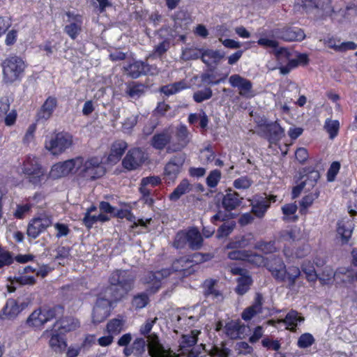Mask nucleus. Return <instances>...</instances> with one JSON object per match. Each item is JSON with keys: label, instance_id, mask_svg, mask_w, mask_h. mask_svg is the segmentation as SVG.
I'll return each instance as SVG.
<instances>
[{"label": "nucleus", "instance_id": "1", "mask_svg": "<svg viewBox=\"0 0 357 357\" xmlns=\"http://www.w3.org/2000/svg\"><path fill=\"white\" fill-rule=\"evenodd\" d=\"M135 280V277L131 272L116 270L109 277V285L102 289L104 295L117 302L133 289Z\"/></svg>", "mask_w": 357, "mask_h": 357}, {"label": "nucleus", "instance_id": "2", "mask_svg": "<svg viewBox=\"0 0 357 357\" xmlns=\"http://www.w3.org/2000/svg\"><path fill=\"white\" fill-rule=\"evenodd\" d=\"M158 318L148 319L139 329L140 333L147 339V348L151 357H178L171 353L170 349H166L161 344L158 335L150 333Z\"/></svg>", "mask_w": 357, "mask_h": 357}, {"label": "nucleus", "instance_id": "3", "mask_svg": "<svg viewBox=\"0 0 357 357\" xmlns=\"http://www.w3.org/2000/svg\"><path fill=\"white\" fill-rule=\"evenodd\" d=\"M77 159H79L81 163L77 166V174L79 176L87 180H94L105 174V167L99 158L91 157L84 159L82 157H77Z\"/></svg>", "mask_w": 357, "mask_h": 357}, {"label": "nucleus", "instance_id": "4", "mask_svg": "<svg viewBox=\"0 0 357 357\" xmlns=\"http://www.w3.org/2000/svg\"><path fill=\"white\" fill-rule=\"evenodd\" d=\"M1 67L3 81L6 84H10L20 78L25 68V64L20 57L12 56L2 62Z\"/></svg>", "mask_w": 357, "mask_h": 357}, {"label": "nucleus", "instance_id": "5", "mask_svg": "<svg viewBox=\"0 0 357 357\" xmlns=\"http://www.w3.org/2000/svg\"><path fill=\"white\" fill-rule=\"evenodd\" d=\"M73 144V136L68 132H60L47 137L45 148L54 155H59Z\"/></svg>", "mask_w": 357, "mask_h": 357}, {"label": "nucleus", "instance_id": "6", "mask_svg": "<svg viewBox=\"0 0 357 357\" xmlns=\"http://www.w3.org/2000/svg\"><path fill=\"white\" fill-rule=\"evenodd\" d=\"M22 170L29 182L34 185H40L45 180V170L40 164L38 158L34 155H28L26 158Z\"/></svg>", "mask_w": 357, "mask_h": 357}, {"label": "nucleus", "instance_id": "7", "mask_svg": "<svg viewBox=\"0 0 357 357\" xmlns=\"http://www.w3.org/2000/svg\"><path fill=\"white\" fill-rule=\"evenodd\" d=\"M113 302L115 301L112 298L105 296L104 290H102L93 310L92 321L94 324L101 323L107 319L110 314Z\"/></svg>", "mask_w": 357, "mask_h": 357}, {"label": "nucleus", "instance_id": "8", "mask_svg": "<svg viewBox=\"0 0 357 357\" xmlns=\"http://www.w3.org/2000/svg\"><path fill=\"white\" fill-rule=\"evenodd\" d=\"M201 333L199 330H192L189 333L184 334L179 340L180 354H176L171 350V353L178 357H196V354L192 351L193 347L198 340V336Z\"/></svg>", "mask_w": 357, "mask_h": 357}, {"label": "nucleus", "instance_id": "9", "mask_svg": "<svg viewBox=\"0 0 357 357\" xmlns=\"http://www.w3.org/2000/svg\"><path fill=\"white\" fill-rule=\"evenodd\" d=\"M174 272L172 268H164L157 272H149L142 278V282L147 285L146 291L150 294H154L161 287V280Z\"/></svg>", "mask_w": 357, "mask_h": 357}, {"label": "nucleus", "instance_id": "10", "mask_svg": "<svg viewBox=\"0 0 357 357\" xmlns=\"http://www.w3.org/2000/svg\"><path fill=\"white\" fill-rule=\"evenodd\" d=\"M52 224L50 215L40 214L31 220L27 226L26 234L31 238H36L41 233L45 231Z\"/></svg>", "mask_w": 357, "mask_h": 357}, {"label": "nucleus", "instance_id": "11", "mask_svg": "<svg viewBox=\"0 0 357 357\" xmlns=\"http://www.w3.org/2000/svg\"><path fill=\"white\" fill-rule=\"evenodd\" d=\"M57 310H59V307L37 309L29 316L26 319V324L34 328L41 327L45 323L56 317Z\"/></svg>", "mask_w": 357, "mask_h": 357}, {"label": "nucleus", "instance_id": "12", "mask_svg": "<svg viewBox=\"0 0 357 357\" xmlns=\"http://www.w3.org/2000/svg\"><path fill=\"white\" fill-rule=\"evenodd\" d=\"M228 82L233 88L238 90V93L241 96L247 99H250L255 96L256 93L250 80L238 74H234L229 77Z\"/></svg>", "mask_w": 357, "mask_h": 357}, {"label": "nucleus", "instance_id": "13", "mask_svg": "<svg viewBox=\"0 0 357 357\" xmlns=\"http://www.w3.org/2000/svg\"><path fill=\"white\" fill-rule=\"evenodd\" d=\"M273 36L287 42L302 41L305 38L304 31L296 26H287L272 30Z\"/></svg>", "mask_w": 357, "mask_h": 357}, {"label": "nucleus", "instance_id": "14", "mask_svg": "<svg viewBox=\"0 0 357 357\" xmlns=\"http://www.w3.org/2000/svg\"><path fill=\"white\" fill-rule=\"evenodd\" d=\"M81 164L77 157L63 162H59L52 166L50 171V176L54 178H58L68 175L69 174H77V166Z\"/></svg>", "mask_w": 357, "mask_h": 357}, {"label": "nucleus", "instance_id": "15", "mask_svg": "<svg viewBox=\"0 0 357 357\" xmlns=\"http://www.w3.org/2000/svg\"><path fill=\"white\" fill-rule=\"evenodd\" d=\"M266 268L272 276L278 281H284L286 278V266L279 256H271L266 258Z\"/></svg>", "mask_w": 357, "mask_h": 357}, {"label": "nucleus", "instance_id": "16", "mask_svg": "<svg viewBox=\"0 0 357 357\" xmlns=\"http://www.w3.org/2000/svg\"><path fill=\"white\" fill-rule=\"evenodd\" d=\"M190 141V134L185 126L176 128L174 138L168 146V151L171 152L179 151L183 149Z\"/></svg>", "mask_w": 357, "mask_h": 357}, {"label": "nucleus", "instance_id": "17", "mask_svg": "<svg viewBox=\"0 0 357 357\" xmlns=\"http://www.w3.org/2000/svg\"><path fill=\"white\" fill-rule=\"evenodd\" d=\"M146 159L145 153L139 148H135L128 152L122 163L126 169L133 170L141 166Z\"/></svg>", "mask_w": 357, "mask_h": 357}, {"label": "nucleus", "instance_id": "18", "mask_svg": "<svg viewBox=\"0 0 357 357\" xmlns=\"http://www.w3.org/2000/svg\"><path fill=\"white\" fill-rule=\"evenodd\" d=\"M185 157L183 155H177L172 157L165 167V174L167 179L174 181L180 173L185 162Z\"/></svg>", "mask_w": 357, "mask_h": 357}, {"label": "nucleus", "instance_id": "19", "mask_svg": "<svg viewBox=\"0 0 357 357\" xmlns=\"http://www.w3.org/2000/svg\"><path fill=\"white\" fill-rule=\"evenodd\" d=\"M213 257L210 254L196 253L192 256V259L186 257H181L174 261L172 264V270L174 272H178L185 270L188 267L191 266L192 262L199 263L208 261Z\"/></svg>", "mask_w": 357, "mask_h": 357}, {"label": "nucleus", "instance_id": "20", "mask_svg": "<svg viewBox=\"0 0 357 357\" xmlns=\"http://www.w3.org/2000/svg\"><path fill=\"white\" fill-rule=\"evenodd\" d=\"M303 6L305 8L314 9L319 17L326 16L332 12L331 0H303Z\"/></svg>", "mask_w": 357, "mask_h": 357}, {"label": "nucleus", "instance_id": "21", "mask_svg": "<svg viewBox=\"0 0 357 357\" xmlns=\"http://www.w3.org/2000/svg\"><path fill=\"white\" fill-rule=\"evenodd\" d=\"M304 321V317L299 315L298 312L295 310H291L287 313L285 318L278 320H268L267 324L271 326H275L276 324L283 323L287 325L286 328L291 331H295L298 322Z\"/></svg>", "mask_w": 357, "mask_h": 357}, {"label": "nucleus", "instance_id": "22", "mask_svg": "<svg viewBox=\"0 0 357 357\" xmlns=\"http://www.w3.org/2000/svg\"><path fill=\"white\" fill-rule=\"evenodd\" d=\"M56 107L57 99L55 97L49 96L37 113V121L44 122L50 119Z\"/></svg>", "mask_w": 357, "mask_h": 357}, {"label": "nucleus", "instance_id": "23", "mask_svg": "<svg viewBox=\"0 0 357 357\" xmlns=\"http://www.w3.org/2000/svg\"><path fill=\"white\" fill-rule=\"evenodd\" d=\"M354 223L348 218H344L337 222V233L342 243H348L354 230Z\"/></svg>", "mask_w": 357, "mask_h": 357}, {"label": "nucleus", "instance_id": "24", "mask_svg": "<svg viewBox=\"0 0 357 357\" xmlns=\"http://www.w3.org/2000/svg\"><path fill=\"white\" fill-rule=\"evenodd\" d=\"M173 129L168 128L160 133L155 134L151 139V145L158 150H162L168 144H171Z\"/></svg>", "mask_w": 357, "mask_h": 357}, {"label": "nucleus", "instance_id": "25", "mask_svg": "<svg viewBox=\"0 0 357 357\" xmlns=\"http://www.w3.org/2000/svg\"><path fill=\"white\" fill-rule=\"evenodd\" d=\"M243 197H240L238 193L229 189L227 190L224 195L222 204L227 211H231L236 209L241 204Z\"/></svg>", "mask_w": 357, "mask_h": 357}, {"label": "nucleus", "instance_id": "26", "mask_svg": "<svg viewBox=\"0 0 357 357\" xmlns=\"http://www.w3.org/2000/svg\"><path fill=\"white\" fill-rule=\"evenodd\" d=\"M245 327L238 321L231 320L225 326V334L231 339L241 338L244 335Z\"/></svg>", "mask_w": 357, "mask_h": 357}, {"label": "nucleus", "instance_id": "27", "mask_svg": "<svg viewBox=\"0 0 357 357\" xmlns=\"http://www.w3.org/2000/svg\"><path fill=\"white\" fill-rule=\"evenodd\" d=\"M340 274H344L347 275V277H349L350 273L345 269H342V271L340 270L334 272L333 268L329 266H326L324 268L321 273L319 276V280L321 283L323 284H331L333 279L338 278Z\"/></svg>", "mask_w": 357, "mask_h": 357}, {"label": "nucleus", "instance_id": "28", "mask_svg": "<svg viewBox=\"0 0 357 357\" xmlns=\"http://www.w3.org/2000/svg\"><path fill=\"white\" fill-rule=\"evenodd\" d=\"M128 144L125 141L117 140L111 146L110 153L108 155V160L110 162L116 163L123 155Z\"/></svg>", "mask_w": 357, "mask_h": 357}, {"label": "nucleus", "instance_id": "29", "mask_svg": "<svg viewBox=\"0 0 357 357\" xmlns=\"http://www.w3.org/2000/svg\"><path fill=\"white\" fill-rule=\"evenodd\" d=\"M146 86L137 82H132L126 84V94L131 99L137 100L142 97L146 92Z\"/></svg>", "mask_w": 357, "mask_h": 357}, {"label": "nucleus", "instance_id": "30", "mask_svg": "<svg viewBox=\"0 0 357 357\" xmlns=\"http://www.w3.org/2000/svg\"><path fill=\"white\" fill-rule=\"evenodd\" d=\"M49 346L54 352L61 354L66 349L67 342L63 335L55 331L51 335Z\"/></svg>", "mask_w": 357, "mask_h": 357}, {"label": "nucleus", "instance_id": "31", "mask_svg": "<svg viewBox=\"0 0 357 357\" xmlns=\"http://www.w3.org/2000/svg\"><path fill=\"white\" fill-rule=\"evenodd\" d=\"M188 244L190 249L197 250L202 246L203 238L199 231L196 228H191L186 231Z\"/></svg>", "mask_w": 357, "mask_h": 357}, {"label": "nucleus", "instance_id": "32", "mask_svg": "<svg viewBox=\"0 0 357 357\" xmlns=\"http://www.w3.org/2000/svg\"><path fill=\"white\" fill-rule=\"evenodd\" d=\"M218 280L213 279H206L203 283L204 293L206 296H211L218 300L222 298V294L217 288Z\"/></svg>", "mask_w": 357, "mask_h": 357}, {"label": "nucleus", "instance_id": "33", "mask_svg": "<svg viewBox=\"0 0 357 357\" xmlns=\"http://www.w3.org/2000/svg\"><path fill=\"white\" fill-rule=\"evenodd\" d=\"M56 324L59 325V330L63 331L65 333L75 331L79 328L80 326L79 321L77 319L73 317H63L60 320L57 321L55 325Z\"/></svg>", "mask_w": 357, "mask_h": 357}, {"label": "nucleus", "instance_id": "34", "mask_svg": "<svg viewBox=\"0 0 357 357\" xmlns=\"http://www.w3.org/2000/svg\"><path fill=\"white\" fill-rule=\"evenodd\" d=\"M192 190V185L190 183L188 179H183L174 191L169 195V198L171 201L176 202L180 197L190 192Z\"/></svg>", "mask_w": 357, "mask_h": 357}, {"label": "nucleus", "instance_id": "35", "mask_svg": "<svg viewBox=\"0 0 357 357\" xmlns=\"http://www.w3.org/2000/svg\"><path fill=\"white\" fill-rule=\"evenodd\" d=\"M144 68H146L145 63L138 61L124 66L123 69L128 76L136 79L146 72Z\"/></svg>", "mask_w": 357, "mask_h": 357}, {"label": "nucleus", "instance_id": "36", "mask_svg": "<svg viewBox=\"0 0 357 357\" xmlns=\"http://www.w3.org/2000/svg\"><path fill=\"white\" fill-rule=\"evenodd\" d=\"M266 128L268 132V140L271 143H275L284 136V129L277 121L267 124Z\"/></svg>", "mask_w": 357, "mask_h": 357}, {"label": "nucleus", "instance_id": "37", "mask_svg": "<svg viewBox=\"0 0 357 357\" xmlns=\"http://www.w3.org/2000/svg\"><path fill=\"white\" fill-rule=\"evenodd\" d=\"M254 235L251 233L247 234L235 241L229 242L227 246V249H238L244 248L251 245L254 242Z\"/></svg>", "mask_w": 357, "mask_h": 357}, {"label": "nucleus", "instance_id": "38", "mask_svg": "<svg viewBox=\"0 0 357 357\" xmlns=\"http://www.w3.org/2000/svg\"><path fill=\"white\" fill-rule=\"evenodd\" d=\"M188 84L185 81L182 80L162 86L160 88V92L167 96H169L180 92L183 89H188Z\"/></svg>", "mask_w": 357, "mask_h": 357}, {"label": "nucleus", "instance_id": "39", "mask_svg": "<svg viewBox=\"0 0 357 357\" xmlns=\"http://www.w3.org/2000/svg\"><path fill=\"white\" fill-rule=\"evenodd\" d=\"M223 56L218 50H206L202 54V60L207 66L218 63Z\"/></svg>", "mask_w": 357, "mask_h": 357}, {"label": "nucleus", "instance_id": "40", "mask_svg": "<svg viewBox=\"0 0 357 357\" xmlns=\"http://www.w3.org/2000/svg\"><path fill=\"white\" fill-rule=\"evenodd\" d=\"M19 312L20 307L17 302L13 299L8 300L3 309V316L8 319H13Z\"/></svg>", "mask_w": 357, "mask_h": 357}, {"label": "nucleus", "instance_id": "41", "mask_svg": "<svg viewBox=\"0 0 357 357\" xmlns=\"http://www.w3.org/2000/svg\"><path fill=\"white\" fill-rule=\"evenodd\" d=\"M270 206V200L267 198H263L261 200L258 201L255 204L252 206V212L257 217L262 218L265 215L267 209Z\"/></svg>", "mask_w": 357, "mask_h": 357}, {"label": "nucleus", "instance_id": "42", "mask_svg": "<svg viewBox=\"0 0 357 357\" xmlns=\"http://www.w3.org/2000/svg\"><path fill=\"white\" fill-rule=\"evenodd\" d=\"M201 346H203L204 349L211 357H229V356L230 350L225 347L223 342L221 343L220 347L215 345L212 346L210 349H206L203 344H201Z\"/></svg>", "mask_w": 357, "mask_h": 357}, {"label": "nucleus", "instance_id": "43", "mask_svg": "<svg viewBox=\"0 0 357 357\" xmlns=\"http://www.w3.org/2000/svg\"><path fill=\"white\" fill-rule=\"evenodd\" d=\"M124 321L121 319H112L107 324V331L113 336L119 335L123 329Z\"/></svg>", "mask_w": 357, "mask_h": 357}, {"label": "nucleus", "instance_id": "44", "mask_svg": "<svg viewBox=\"0 0 357 357\" xmlns=\"http://www.w3.org/2000/svg\"><path fill=\"white\" fill-rule=\"evenodd\" d=\"M237 282L238 284L236 287V292L242 296L249 290L252 280L249 275H243L238 278Z\"/></svg>", "mask_w": 357, "mask_h": 357}, {"label": "nucleus", "instance_id": "45", "mask_svg": "<svg viewBox=\"0 0 357 357\" xmlns=\"http://www.w3.org/2000/svg\"><path fill=\"white\" fill-rule=\"evenodd\" d=\"M300 238V229L293 228L289 230H283L280 233V239L283 241L294 242Z\"/></svg>", "mask_w": 357, "mask_h": 357}, {"label": "nucleus", "instance_id": "46", "mask_svg": "<svg viewBox=\"0 0 357 357\" xmlns=\"http://www.w3.org/2000/svg\"><path fill=\"white\" fill-rule=\"evenodd\" d=\"M324 129L328 133L330 139H333L337 135L340 123L337 120L328 119L325 121Z\"/></svg>", "mask_w": 357, "mask_h": 357}, {"label": "nucleus", "instance_id": "47", "mask_svg": "<svg viewBox=\"0 0 357 357\" xmlns=\"http://www.w3.org/2000/svg\"><path fill=\"white\" fill-rule=\"evenodd\" d=\"M315 339L310 333H303L298 339L297 346L300 349H307L314 344Z\"/></svg>", "mask_w": 357, "mask_h": 357}, {"label": "nucleus", "instance_id": "48", "mask_svg": "<svg viewBox=\"0 0 357 357\" xmlns=\"http://www.w3.org/2000/svg\"><path fill=\"white\" fill-rule=\"evenodd\" d=\"M308 252L309 249L307 245H303L297 249L295 253H293L288 248H284L283 250L284 255L287 259L302 258L305 256Z\"/></svg>", "mask_w": 357, "mask_h": 357}, {"label": "nucleus", "instance_id": "49", "mask_svg": "<svg viewBox=\"0 0 357 357\" xmlns=\"http://www.w3.org/2000/svg\"><path fill=\"white\" fill-rule=\"evenodd\" d=\"M82 28V22L77 21L76 22H72L65 26V32L72 38L75 39L79 34Z\"/></svg>", "mask_w": 357, "mask_h": 357}, {"label": "nucleus", "instance_id": "50", "mask_svg": "<svg viewBox=\"0 0 357 357\" xmlns=\"http://www.w3.org/2000/svg\"><path fill=\"white\" fill-rule=\"evenodd\" d=\"M147 347V340H145L142 337L136 338L132 344V349L135 351V356H142Z\"/></svg>", "mask_w": 357, "mask_h": 357}, {"label": "nucleus", "instance_id": "51", "mask_svg": "<svg viewBox=\"0 0 357 357\" xmlns=\"http://www.w3.org/2000/svg\"><path fill=\"white\" fill-rule=\"evenodd\" d=\"M170 47V43L168 40H164L158 45H155L152 54L150 57H158L163 55Z\"/></svg>", "mask_w": 357, "mask_h": 357}, {"label": "nucleus", "instance_id": "52", "mask_svg": "<svg viewBox=\"0 0 357 357\" xmlns=\"http://www.w3.org/2000/svg\"><path fill=\"white\" fill-rule=\"evenodd\" d=\"M213 96L212 90L208 87L204 90L197 91L193 94V99L196 102H202L210 99Z\"/></svg>", "mask_w": 357, "mask_h": 357}, {"label": "nucleus", "instance_id": "53", "mask_svg": "<svg viewBox=\"0 0 357 357\" xmlns=\"http://www.w3.org/2000/svg\"><path fill=\"white\" fill-rule=\"evenodd\" d=\"M255 248L261 251L265 254L272 253L276 251L274 241L264 242L261 241L255 244Z\"/></svg>", "mask_w": 357, "mask_h": 357}, {"label": "nucleus", "instance_id": "54", "mask_svg": "<svg viewBox=\"0 0 357 357\" xmlns=\"http://www.w3.org/2000/svg\"><path fill=\"white\" fill-rule=\"evenodd\" d=\"M302 271L306 275V278L309 281H315L318 278L314 268L310 261L303 264Z\"/></svg>", "mask_w": 357, "mask_h": 357}, {"label": "nucleus", "instance_id": "55", "mask_svg": "<svg viewBox=\"0 0 357 357\" xmlns=\"http://www.w3.org/2000/svg\"><path fill=\"white\" fill-rule=\"evenodd\" d=\"M221 178V172L218 169L211 171L206 178V184L209 188H215Z\"/></svg>", "mask_w": 357, "mask_h": 357}, {"label": "nucleus", "instance_id": "56", "mask_svg": "<svg viewBox=\"0 0 357 357\" xmlns=\"http://www.w3.org/2000/svg\"><path fill=\"white\" fill-rule=\"evenodd\" d=\"M252 181L248 176H241L234 181L233 185L235 188L239 190H245L249 188L252 184Z\"/></svg>", "mask_w": 357, "mask_h": 357}, {"label": "nucleus", "instance_id": "57", "mask_svg": "<svg viewBox=\"0 0 357 357\" xmlns=\"http://www.w3.org/2000/svg\"><path fill=\"white\" fill-rule=\"evenodd\" d=\"M248 258H246V261L248 262L257 266H265L266 267V258H264L263 256L252 253L248 251Z\"/></svg>", "mask_w": 357, "mask_h": 357}, {"label": "nucleus", "instance_id": "58", "mask_svg": "<svg viewBox=\"0 0 357 357\" xmlns=\"http://www.w3.org/2000/svg\"><path fill=\"white\" fill-rule=\"evenodd\" d=\"M300 275L301 271L297 266H289L288 271L286 270V276H287L289 284L291 286H293L295 284L296 279L300 276Z\"/></svg>", "mask_w": 357, "mask_h": 357}, {"label": "nucleus", "instance_id": "59", "mask_svg": "<svg viewBox=\"0 0 357 357\" xmlns=\"http://www.w3.org/2000/svg\"><path fill=\"white\" fill-rule=\"evenodd\" d=\"M149 303V298L146 294H140L135 296L132 301V305L137 309L144 307Z\"/></svg>", "mask_w": 357, "mask_h": 357}, {"label": "nucleus", "instance_id": "60", "mask_svg": "<svg viewBox=\"0 0 357 357\" xmlns=\"http://www.w3.org/2000/svg\"><path fill=\"white\" fill-rule=\"evenodd\" d=\"M188 244L186 231H178L174 241V246L176 248H183Z\"/></svg>", "mask_w": 357, "mask_h": 357}, {"label": "nucleus", "instance_id": "61", "mask_svg": "<svg viewBox=\"0 0 357 357\" xmlns=\"http://www.w3.org/2000/svg\"><path fill=\"white\" fill-rule=\"evenodd\" d=\"M318 196L319 194L317 192L305 196L301 202V212L306 213L307 208L312 204L314 200L317 199Z\"/></svg>", "mask_w": 357, "mask_h": 357}, {"label": "nucleus", "instance_id": "62", "mask_svg": "<svg viewBox=\"0 0 357 357\" xmlns=\"http://www.w3.org/2000/svg\"><path fill=\"white\" fill-rule=\"evenodd\" d=\"M88 340V337H86L80 345H70L66 351V357H77L82 349L86 346Z\"/></svg>", "mask_w": 357, "mask_h": 357}, {"label": "nucleus", "instance_id": "63", "mask_svg": "<svg viewBox=\"0 0 357 357\" xmlns=\"http://www.w3.org/2000/svg\"><path fill=\"white\" fill-rule=\"evenodd\" d=\"M137 116L132 115L128 117L123 123V130L126 133H130L132 129L136 126L137 123Z\"/></svg>", "mask_w": 357, "mask_h": 357}, {"label": "nucleus", "instance_id": "64", "mask_svg": "<svg viewBox=\"0 0 357 357\" xmlns=\"http://www.w3.org/2000/svg\"><path fill=\"white\" fill-rule=\"evenodd\" d=\"M234 250L228 252L227 257L231 260H243L246 261L248 258V251L234 249Z\"/></svg>", "mask_w": 357, "mask_h": 357}]
</instances>
